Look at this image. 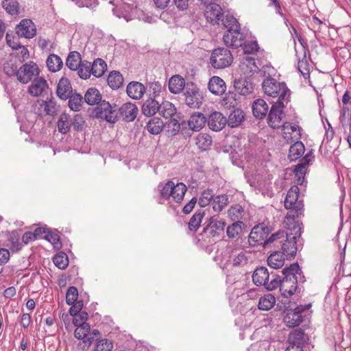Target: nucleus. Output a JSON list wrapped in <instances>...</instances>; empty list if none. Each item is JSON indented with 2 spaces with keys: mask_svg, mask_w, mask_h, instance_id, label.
I'll use <instances>...</instances> for the list:
<instances>
[{
  "mask_svg": "<svg viewBox=\"0 0 351 351\" xmlns=\"http://www.w3.org/2000/svg\"><path fill=\"white\" fill-rule=\"evenodd\" d=\"M214 193L213 190L206 189L204 190L202 194L200 197L199 198L198 204L201 207H205L208 205L211 200L213 199Z\"/></svg>",
  "mask_w": 351,
  "mask_h": 351,
  "instance_id": "680f3d73",
  "label": "nucleus"
},
{
  "mask_svg": "<svg viewBox=\"0 0 351 351\" xmlns=\"http://www.w3.org/2000/svg\"><path fill=\"white\" fill-rule=\"evenodd\" d=\"M285 104L277 101L272 106L267 118V123L271 128H276L280 126Z\"/></svg>",
  "mask_w": 351,
  "mask_h": 351,
  "instance_id": "2eb2a0df",
  "label": "nucleus"
},
{
  "mask_svg": "<svg viewBox=\"0 0 351 351\" xmlns=\"http://www.w3.org/2000/svg\"><path fill=\"white\" fill-rule=\"evenodd\" d=\"M307 309V305H300L297 306L294 310L287 311L283 318L285 324L289 327H295L299 326L305 317V311Z\"/></svg>",
  "mask_w": 351,
  "mask_h": 351,
  "instance_id": "f8f14e48",
  "label": "nucleus"
},
{
  "mask_svg": "<svg viewBox=\"0 0 351 351\" xmlns=\"http://www.w3.org/2000/svg\"><path fill=\"white\" fill-rule=\"evenodd\" d=\"M53 261L55 265L61 269H65L69 263L67 256L63 252L58 253L54 256Z\"/></svg>",
  "mask_w": 351,
  "mask_h": 351,
  "instance_id": "052dcab7",
  "label": "nucleus"
},
{
  "mask_svg": "<svg viewBox=\"0 0 351 351\" xmlns=\"http://www.w3.org/2000/svg\"><path fill=\"white\" fill-rule=\"evenodd\" d=\"M239 68L242 73L247 76L251 75L258 71L255 58L249 55H245L241 58Z\"/></svg>",
  "mask_w": 351,
  "mask_h": 351,
  "instance_id": "4be33fe9",
  "label": "nucleus"
},
{
  "mask_svg": "<svg viewBox=\"0 0 351 351\" xmlns=\"http://www.w3.org/2000/svg\"><path fill=\"white\" fill-rule=\"evenodd\" d=\"M101 99V96L99 90L94 88L88 89L84 95V100L88 105H95L98 104Z\"/></svg>",
  "mask_w": 351,
  "mask_h": 351,
  "instance_id": "49530a36",
  "label": "nucleus"
},
{
  "mask_svg": "<svg viewBox=\"0 0 351 351\" xmlns=\"http://www.w3.org/2000/svg\"><path fill=\"white\" fill-rule=\"evenodd\" d=\"M226 118L219 112H213L211 113L208 119L209 128L214 131L222 130L226 125Z\"/></svg>",
  "mask_w": 351,
  "mask_h": 351,
  "instance_id": "393cba45",
  "label": "nucleus"
},
{
  "mask_svg": "<svg viewBox=\"0 0 351 351\" xmlns=\"http://www.w3.org/2000/svg\"><path fill=\"white\" fill-rule=\"evenodd\" d=\"M113 348V343L108 339H97L94 346L95 351H111Z\"/></svg>",
  "mask_w": 351,
  "mask_h": 351,
  "instance_id": "6e6d98bb",
  "label": "nucleus"
},
{
  "mask_svg": "<svg viewBox=\"0 0 351 351\" xmlns=\"http://www.w3.org/2000/svg\"><path fill=\"white\" fill-rule=\"evenodd\" d=\"M284 237H285V232H277L271 234L268 239H265L264 245L274 243L276 247H279V244L283 242Z\"/></svg>",
  "mask_w": 351,
  "mask_h": 351,
  "instance_id": "13d9d810",
  "label": "nucleus"
},
{
  "mask_svg": "<svg viewBox=\"0 0 351 351\" xmlns=\"http://www.w3.org/2000/svg\"><path fill=\"white\" fill-rule=\"evenodd\" d=\"M267 234L268 228L267 227L263 226H254L248 236L249 245L251 246L264 245V241L267 239Z\"/></svg>",
  "mask_w": 351,
  "mask_h": 351,
  "instance_id": "f3484780",
  "label": "nucleus"
},
{
  "mask_svg": "<svg viewBox=\"0 0 351 351\" xmlns=\"http://www.w3.org/2000/svg\"><path fill=\"white\" fill-rule=\"evenodd\" d=\"M107 82L112 89L119 88L123 82V77L119 71H112L108 76Z\"/></svg>",
  "mask_w": 351,
  "mask_h": 351,
  "instance_id": "c03bdc74",
  "label": "nucleus"
},
{
  "mask_svg": "<svg viewBox=\"0 0 351 351\" xmlns=\"http://www.w3.org/2000/svg\"><path fill=\"white\" fill-rule=\"evenodd\" d=\"M232 266L234 267H243L252 261V253L248 251L232 252L230 255Z\"/></svg>",
  "mask_w": 351,
  "mask_h": 351,
  "instance_id": "b1692460",
  "label": "nucleus"
},
{
  "mask_svg": "<svg viewBox=\"0 0 351 351\" xmlns=\"http://www.w3.org/2000/svg\"><path fill=\"white\" fill-rule=\"evenodd\" d=\"M43 106H44V111H45L46 114H51L53 115L56 113L57 109H56V103L52 100L49 101H45L44 102H42Z\"/></svg>",
  "mask_w": 351,
  "mask_h": 351,
  "instance_id": "774afa93",
  "label": "nucleus"
},
{
  "mask_svg": "<svg viewBox=\"0 0 351 351\" xmlns=\"http://www.w3.org/2000/svg\"><path fill=\"white\" fill-rule=\"evenodd\" d=\"M78 297V291L75 287H70L66 293V302L69 305L74 304Z\"/></svg>",
  "mask_w": 351,
  "mask_h": 351,
  "instance_id": "e2e57ef3",
  "label": "nucleus"
},
{
  "mask_svg": "<svg viewBox=\"0 0 351 351\" xmlns=\"http://www.w3.org/2000/svg\"><path fill=\"white\" fill-rule=\"evenodd\" d=\"M305 152L304 144L301 141H296L289 148V158L295 161L302 157Z\"/></svg>",
  "mask_w": 351,
  "mask_h": 351,
  "instance_id": "c9c22d12",
  "label": "nucleus"
},
{
  "mask_svg": "<svg viewBox=\"0 0 351 351\" xmlns=\"http://www.w3.org/2000/svg\"><path fill=\"white\" fill-rule=\"evenodd\" d=\"M245 114L243 111L241 109H236L230 114L226 123L230 127L235 128L242 123Z\"/></svg>",
  "mask_w": 351,
  "mask_h": 351,
  "instance_id": "58836bf2",
  "label": "nucleus"
},
{
  "mask_svg": "<svg viewBox=\"0 0 351 351\" xmlns=\"http://www.w3.org/2000/svg\"><path fill=\"white\" fill-rule=\"evenodd\" d=\"M69 106L70 108L73 111H79L82 106V97L78 93L71 94L68 98Z\"/></svg>",
  "mask_w": 351,
  "mask_h": 351,
  "instance_id": "4d7b16f0",
  "label": "nucleus"
},
{
  "mask_svg": "<svg viewBox=\"0 0 351 351\" xmlns=\"http://www.w3.org/2000/svg\"><path fill=\"white\" fill-rule=\"evenodd\" d=\"M276 304V298L271 293L261 297L258 302V308L262 311L271 309Z\"/></svg>",
  "mask_w": 351,
  "mask_h": 351,
  "instance_id": "79ce46f5",
  "label": "nucleus"
},
{
  "mask_svg": "<svg viewBox=\"0 0 351 351\" xmlns=\"http://www.w3.org/2000/svg\"><path fill=\"white\" fill-rule=\"evenodd\" d=\"M206 120V117L202 113L195 112L190 117L188 125L191 130L199 131L204 126Z\"/></svg>",
  "mask_w": 351,
  "mask_h": 351,
  "instance_id": "c756f323",
  "label": "nucleus"
},
{
  "mask_svg": "<svg viewBox=\"0 0 351 351\" xmlns=\"http://www.w3.org/2000/svg\"><path fill=\"white\" fill-rule=\"evenodd\" d=\"M128 95L134 99H141L145 91L144 85L138 82H132L127 86Z\"/></svg>",
  "mask_w": 351,
  "mask_h": 351,
  "instance_id": "cd10ccee",
  "label": "nucleus"
},
{
  "mask_svg": "<svg viewBox=\"0 0 351 351\" xmlns=\"http://www.w3.org/2000/svg\"><path fill=\"white\" fill-rule=\"evenodd\" d=\"M204 215V210H198L194 213L189 222L190 230L196 231L199 228Z\"/></svg>",
  "mask_w": 351,
  "mask_h": 351,
  "instance_id": "09e8293b",
  "label": "nucleus"
},
{
  "mask_svg": "<svg viewBox=\"0 0 351 351\" xmlns=\"http://www.w3.org/2000/svg\"><path fill=\"white\" fill-rule=\"evenodd\" d=\"M185 104L191 108H199L204 97L202 91L193 83H187L183 93Z\"/></svg>",
  "mask_w": 351,
  "mask_h": 351,
  "instance_id": "1a4fd4ad",
  "label": "nucleus"
},
{
  "mask_svg": "<svg viewBox=\"0 0 351 351\" xmlns=\"http://www.w3.org/2000/svg\"><path fill=\"white\" fill-rule=\"evenodd\" d=\"M284 254L280 252H274L267 258V264L274 269L282 267L285 263Z\"/></svg>",
  "mask_w": 351,
  "mask_h": 351,
  "instance_id": "e433bc0d",
  "label": "nucleus"
},
{
  "mask_svg": "<svg viewBox=\"0 0 351 351\" xmlns=\"http://www.w3.org/2000/svg\"><path fill=\"white\" fill-rule=\"evenodd\" d=\"M207 22L213 25H220L223 14L221 6L217 3H210L204 13Z\"/></svg>",
  "mask_w": 351,
  "mask_h": 351,
  "instance_id": "6ab92c4d",
  "label": "nucleus"
},
{
  "mask_svg": "<svg viewBox=\"0 0 351 351\" xmlns=\"http://www.w3.org/2000/svg\"><path fill=\"white\" fill-rule=\"evenodd\" d=\"M244 223L241 221H234L226 228V234L229 239H237L242 233Z\"/></svg>",
  "mask_w": 351,
  "mask_h": 351,
  "instance_id": "4c0bfd02",
  "label": "nucleus"
},
{
  "mask_svg": "<svg viewBox=\"0 0 351 351\" xmlns=\"http://www.w3.org/2000/svg\"><path fill=\"white\" fill-rule=\"evenodd\" d=\"M107 69L106 62L101 59L97 58L91 63V73L96 77H99L104 75Z\"/></svg>",
  "mask_w": 351,
  "mask_h": 351,
  "instance_id": "ea45409f",
  "label": "nucleus"
},
{
  "mask_svg": "<svg viewBox=\"0 0 351 351\" xmlns=\"http://www.w3.org/2000/svg\"><path fill=\"white\" fill-rule=\"evenodd\" d=\"M204 232L212 237H219L223 232L226 223L219 215H213L206 220Z\"/></svg>",
  "mask_w": 351,
  "mask_h": 351,
  "instance_id": "9d476101",
  "label": "nucleus"
},
{
  "mask_svg": "<svg viewBox=\"0 0 351 351\" xmlns=\"http://www.w3.org/2000/svg\"><path fill=\"white\" fill-rule=\"evenodd\" d=\"M16 33L20 37L32 38L36 34V28L30 19H23L16 27Z\"/></svg>",
  "mask_w": 351,
  "mask_h": 351,
  "instance_id": "aec40b11",
  "label": "nucleus"
},
{
  "mask_svg": "<svg viewBox=\"0 0 351 351\" xmlns=\"http://www.w3.org/2000/svg\"><path fill=\"white\" fill-rule=\"evenodd\" d=\"M228 198L226 195H217L213 198V208L216 212H221L228 204Z\"/></svg>",
  "mask_w": 351,
  "mask_h": 351,
  "instance_id": "5fc2aeb1",
  "label": "nucleus"
},
{
  "mask_svg": "<svg viewBox=\"0 0 351 351\" xmlns=\"http://www.w3.org/2000/svg\"><path fill=\"white\" fill-rule=\"evenodd\" d=\"M298 235H293L292 234L285 233L283 242L279 244L281 247L283 254L287 259H291L294 257L297 252L296 239L299 238Z\"/></svg>",
  "mask_w": 351,
  "mask_h": 351,
  "instance_id": "4468645a",
  "label": "nucleus"
},
{
  "mask_svg": "<svg viewBox=\"0 0 351 351\" xmlns=\"http://www.w3.org/2000/svg\"><path fill=\"white\" fill-rule=\"evenodd\" d=\"M195 144L201 150H207L212 144L211 137L207 134H199L195 138Z\"/></svg>",
  "mask_w": 351,
  "mask_h": 351,
  "instance_id": "a18cd8bd",
  "label": "nucleus"
},
{
  "mask_svg": "<svg viewBox=\"0 0 351 351\" xmlns=\"http://www.w3.org/2000/svg\"><path fill=\"white\" fill-rule=\"evenodd\" d=\"M263 90L267 95L278 97L277 101L287 104L289 101L291 92L284 82H279L273 77H267L262 83Z\"/></svg>",
  "mask_w": 351,
  "mask_h": 351,
  "instance_id": "20e7f679",
  "label": "nucleus"
},
{
  "mask_svg": "<svg viewBox=\"0 0 351 351\" xmlns=\"http://www.w3.org/2000/svg\"><path fill=\"white\" fill-rule=\"evenodd\" d=\"M84 119L80 114H75L73 119H71V125L76 131H81L83 130L84 125Z\"/></svg>",
  "mask_w": 351,
  "mask_h": 351,
  "instance_id": "338daca9",
  "label": "nucleus"
},
{
  "mask_svg": "<svg viewBox=\"0 0 351 351\" xmlns=\"http://www.w3.org/2000/svg\"><path fill=\"white\" fill-rule=\"evenodd\" d=\"M72 87L69 80L66 78H61L58 84L56 93L58 96L63 99H67L72 94Z\"/></svg>",
  "mask_w": 351,
  "mask_h": 351,
  "instance_id": "bb28decb",
  "label": "nucleus"
},
{
  "mask_svg": "<svg viewBox=\"0 0 351 351\" xmlns=\"http://www.w3.org/2000/svg\"><path fill=\"white\" fill-rule=\"evenodd\" d=\"M283 278L277 275L278 285L281 295L289 298L295 293L301 291V285L305 281V276L297 263L291 264L282 271Z\"/></svg>",
  "mask_w": 351,
  "mask_h": 351,
  "instance_id": "f257e3e1",
  "label": "nucleus"
},
{
  "mask_svg": "<svg viewBox=\"0 0 351 351\" xmlns=\"http://www.w3.org/2000/svg\"><path fill=\"white\" fill-rule=\"evenodd\" d=\"M252 112L256 118L262 119L268 112V105L265 100L258 99L253 103Z\"/></svg>",
  "mask_w": 351,
  "mask_h": 351,
  "instance_id": "473e14b6",
  "label": "nucleus"
},
{
  "mask_svg": "<svg viewBox=\"0 0 351 351\" xmlns=\"http://www.w3.org/2000/svg\"><path fill=\"white\" fill-rule=\"evenodd\" d=\"M77 70L78 71L79 76L82 79H88L92 74L91 63L86 60H82Z\"/></svg>",
  "mask_w": 351,
  "mask_h": 351,
  "instance_id": "603ef678",
  "label": "nucleus"
},
{
  "mask_svg": "<svg viewBox=\"0 0 351 351\" xmlns=\"http://www.w3.org/2000/svg\"><path fill=\"white\" fill-rule=\"evenodd\" d=\"M241 47H243L244 53L249 56L250 54H252L254 52H256L258 49V45L256 41H250L247 43L243 42V44Z\"/></svg>",
  "mask_w": 351,
  "mask_h": 351,
  "instance_id": "69168bd1",
  "label": "nucleus"
},
{
  "mask_svg": "<svg viewBox=\"0 0 351 351\" xmlns=\"http://www.w3.org/2000/svg\"><path fill=\"white\" fill-rule=\"evenodd\" d=\"M2 6L8 13L12 15L18 14L19 3L16 0H3Z\"/></svg>",
  "mask_w": 351,
  "mask_h": 351,
  "instance_id": "bf43d9fd",
  "label": "nucleus"
},
{
  "mask_svg": "<svg viewBox=\"0 0 351 351\" xmlns=\"http://www.w3.org/2000/svg\"><path fill=\"white\" fill-rule=\"evenodd\" d=\"M244 216V210L239 204L232 206L228 210V217L232 221H241Z\"/></svg>",
  "mask_w": 351,
  "mask_h": 351,
  "instance_id": "3c124183",
  "label": "nucleus"
},
{
  "mask_svg": "<svg viewBox=\"0 0 351 351\" xmlns=\"http://www.w3.org/2000/svg\"><path fill=\"white\" fill-rule=\"evenodd\" d=\"M160 191L159 203L163 204L162 200L180 202L186 191V186L182 182L175 183L173 181H167L163 184L159 185Z\"/></svg>",
  "mask_w": 351,
  "mask_h": 351,
  "instance_id": "7ed1b4c3",
  "label": "nucleus"
},
{
  "mask_svg": "<svg viewBox=\"0 0 351 351\" xmlns=\"http://www.w3.org/2000/svg\"><path fill=\"white\" fill-rule=\"evenodd\" d=\"M39 74V69L36 63L29 62L21 66L17 73V80L23 83L27 84Z\"/></svg>",
  "mask_w": 351,
  "mask_h": 351,
  "instance_id": "9b49d317",
  "label": "nucleus"
},
{
  "mask_svg": "<svg viewBox=\"0 0 351 351\" xmlns=\"http://www.w3.org/2000/svg\"><path fill=\"white\" fill-rule=\"evenodd\" d=\"M302 162L295 166L294 172L295 175V182L302 185L304 182L305 175L307 171V155L304 156Z\"/></svg>",
  "mask_w": 351,
  "mask_h": 351,
  "instance_id": "72a5a7b5",
  "label": "nucleus"
},
{
  "mask_svg": "<svg viewBox=\"0 0 351 351\" xmlns=\"http://www.w3.org/2000/svg\"><path fill=\"white\" fill-rule=\"evenodd\" d=\"M158 112L162 117L167 120L166 124L173 134H175L179 132L180 126L178 121V115L177 114L176 108L172 103L168 101H163L159 106Z\"/></svg>",
  "mask_w": 351,
  "mask_h": 351,
  "instance_id": "423d86ee",
  "label": "nucleus"
},
{
  "mask_svg": "<svg viewBox=\"0 0 351 351\" xmlns=\"http://www.w3.org/2000/svg\"><path fill=\"white\" fill-rule=\"evenodd\" d=\"M219 25L226 28L227 31L230 32L234 29H241L237 20L233 16L228 14L223 16Z\"/></svg>",
  "mask_w": 351,
  "mask_h": 351,
  "instance_id": "37998d69",
  "label": "nucleus"
},
{
  "mask_svg": "<svg viewBox=\"0 0 351 351\" xmlns=\"http://www.w3.org/2000/svg\"><path fill=\"white\" fill-rule=\"evenodd\" d=\"M3 70L8 76H16L19 69L18 66L12 60H9L4 64Z\"/></svg>",
  "mask_w": 351,
  "mask_h": 351,
  "instance_id": "0e129e2a",
  "label": "nucleus"
},
{
  "mask_svg": "<svg viewBox=\"0 0 351 351\" xmlns=\"http://www.w3.org/2000/svg\"><path fill=\"white\" fill-rule=\"evenodd\" d=\"M163 123L158 118L151 119L147 124L148 132L152 134H158L162 131Z\"/></svg>",
  "mask_w": 351,
  "mask_h": 351,
  "instance_id": "864d4df0",
  "label": "nucleus"
},
{
  "mask_svg": "<svg viewBox=\"0 0 351 351\" xmlns=\"http://www.w3.org/2000/svg\"><path fill=\"white\" fill-rule=\"evenodd\" d=\"M76 329L74 332V336L78 339H82V342H80L78 346L80 347L83 350L88 349L93 342V337H88V334L90 330L89 324H83L75 326Z\"/></svg>",
  "mask_w": 351,
  "mask_h": 351,
  "instance_id": "dca6fc26",
  "label": "nucleus"
},
{
  "mask_svg": "<svg viewBox=\"0 0 351 351\" xmlns=\"http://www.w3.org/2000/svg\"><path fill=\"white\" fill-rule=\"evenodd\" d=\"M48 87L47 81L43 78L34 80L29 86L28 93L34 97L40 96Z\"/></svg>",
  "mask_w": 351,
  "mask_h": 351,
  "instance_id": "2f4dec72",
  "label": "nucleus"
},
{
  "mask_svg": "<svg viewBox=\"0 0 351 351\" xmlns=\"http://www.w3.org/2000/svg\"><path fill=\"white\" fill-rule=\"evenodd\" d=\"M232 56L230 50L225 48H217L213 51L210 56V64L217 69L229 66L232 62Z\"/></svg>",
  "mask_w": 351,
  "mask_h": 351,
  "instance_id": "6e6552de",
  "label": "nucleus"
},
{
  "mask_svg": "<svg viewBox=\"0 0 351 351\" xmlns=\"http://www.w3.org/2000/svg\"><path fill=\"white\" fill-rule=\"evenodd\" d=\"M48 69L51 72H56L60 70L63 65L62 59L56 54H51L46 61Z\"/></svg>",
  "mask_w": 351,
  "mask_h": 351,
  "instance_id": "a19ab883",
  "label": "nucleus"
},
{
  "mask_svg": "<svg viewBox=\"0 0 351 351\" xmlns=\"http://www.w3.org/2000/svg\"><path fill=\"white\" fill-rule=\"evenodd\" d=\"M159 104L154 99H147L142 106V112L147 117L154 115L159 110Z\"/></svg>",
  "mask_w": 351,
  "mask_h": 351,
  "instance_id": "f704fd0d",
  "label": "nucleus"
},
{
  "mask_svg": "<svg viewBox=\"0 0 351 351\" xmlns=\"http://www.w3.org/2000/svg\"><path fill=\"white\" fill-rule=\"evenodd\" d=\"M82 61L80 53L77 51L71 52L66 59V66L73 71H75L79 67L80 63Z\"/></svg>",
  "mask_w": 351,
  "mask_h": 351,
  "instance_id": "8fccbe9b",
  "label": "nucleus"
},
{
  "mask_svg": "<svg viewBox=\"0 0 351 351\" xmlns=\"http://www.w3.org/2000/svg\"><path fill=\"white\" fill-rule=\"evenodd\" d=\"M299 44L295 42V51L298 58V69L301 74L306 78L307 73V60L306 43L300 36H298Z\"/></svg>",
  "mask_w": 351,
  "mask_h": 351,
  "instance_id": "ddd939ff",
  "label": "nucleus"
},
{
  "mask_svg": "<svg viewBox=\"0 0 351 351\" xmlns=\"http://www.w3.org/2000/svg\"><path fill=\"white\" fill-rule=\"evenodd\" d=\"M282 127V137L287 143L300 138V129L298 125L286 122Z\"/></svg>",
  "mask_w": 351,
  "mask_h": 351,
  "instance_id": "5701e85b",
  "label": "nucleus"
},
{
  "mask_svg": "<svg viewBox=\"0 0 351 351\" xmlns=\"http://www.w3.org/2000/svg\"><path fill=\"white\" fill-rule=\"evenodd\" d=\"M234 86L237 92L243 95L251 93L253 90V84L246 78H240L236 80Z\"/></svg>",
  "mask_w": 351,
  "mask_h": 351,
  "instance_id": "7c9ffc66",
  "label": "nucleus"
},
{
  "mask_svg": "<svg viewBox=\"0 0 351 351\" xmlns=\"http://www.w3.org/2000/svg\"><path fill=\"white\" fill-rule=\"evenodd\" d=\"M71 126V119L70 116L66 113L60 115L58 121V131L62 134L67 133Z\"/></svg>",
  "mask_w": 351,
  "mask_h": 351,
  "instance_id": "de8ad7c7",
  "label": "nucleus"
},
{
  "mask_svg": "<svg viewBox=\"0 0 351 351\" xmlns=\"http://www.w3.org/2000/svg\"><path fill=\"white\" fill-rule=\"evenodd\" d=\"M252 281L256 286H263L268 291L277 289V275L273 273L269 274L265 267H257L254 271Z\"/></svg>",
  "mask_w": 351,
  "mask_h": 351,
  "instance_id": "39448f33",
  "label": "nucleus"
},
{
  "mask_svg": "<svg viewBox=\"0 0 351 351\" xmlns=\"http://www.w3.org/2000/svg\"><path fill=\"white\" fill-rule=\"evenodd\" d=\"M186 85L184 79L178 75L172 76L169 80V91L173 94L184 90Z\"/></svg>",
  "mask_w": 351,
  "mask_h": 351,
  "instance_id": "c85d7f7f",
  "label": "nucleus"
},
{
  "mask_svg": "<svg viewBox=\"0 0 351 351\" xmlns=\"http://www.w3.org/2000/svg\"><path fill=\"white\" fill-rule=\"evenodd\" d=\"M241 29H234L231 32L227 31L223 36V40L227 47L237 48L243 44V36L240 32Z\"/></svg>",
  "mask_w": 351,
  "mask_h": 351,
  "instance_id": "412c9836",
  "label": "nucleus"
},
{
  "mask_svg": "<svg viewBox=\"0 0 351 351\" xmlns=\"http://www.w3.org/2000/svg\"><path fill=\"white\" fill-rule=\"evenodd\" d=\"M304 199L299 193L298 186H292L288 191L285 199V208L294 211V213H297V216H304Z\"/></svg>",
  "mask_w": 351,
  "mask_h": 351,
  "instance_id": "0eeeda50",
  "label": "nucleus"
},
{
  "mask_svg": "<svg viewBox=\"0 0 351 351\" xmlns=\"http://www.w3.org/2000/svg\"><path fill=\"white\" fill-rule=\"evenodd\" d=\"M208 87L209 90L216 95H222L226 89L224 81L218 76H213L210 79Z\"/></svg>",
  "mask_w": 351,
  "mask_h": 351,
  "instance_id": "a878e982",
  "label": "nucleus"
},
{
  "mask_svg": "<svg viewBox=\"0 0 351 351\" xmlns=\"http://www.w3.org/2000/svg\"><path fill=\"white\" fill-rule=\"evenodd\" d=\"M138 108L132 103H125L117 112L115 106L112 107L109 102L102 101L96 108V116L104 119L109 123H115L118 115L126 121H132L136 117Z\"/></svg>",
  "mask_w": 351,
  "mask_h": 351,
  "instance_id": "f03ea898",
  "label": "nucleus"
},
{
  "mask_svg": "<svg viewBox=\"0 0 351 351\" xmlns=\"http://www.w3.org/2000/svg\"><path fill=\"white\" fill-rule=\"evenodd\" d=\"M300 216H297V213H294V211L289 210L285 216L283 222L285 228L291 231L289 234L298 235V237H300L301 234L300 223L298 219Z\"/></svg>",
  "mask_w": 351,
  "mask_h": 351,
  "instance_id": "a211bd4d",
  "label": "nucleus"
}]
</instances>
